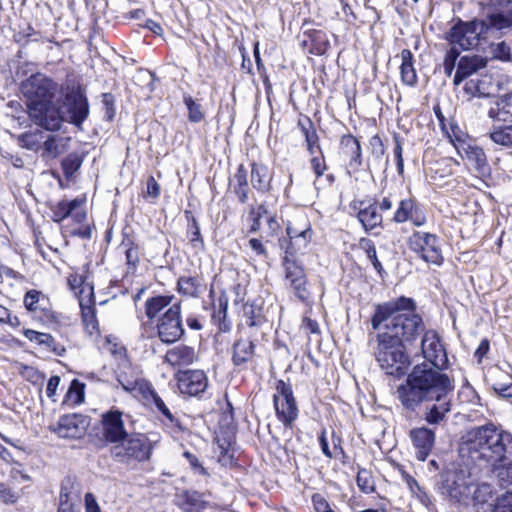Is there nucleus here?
<instances>
[{"label": "nucleus", "mask_w": 512, "mask_h": 512, "mask_svg": "<svg viewBox=\"0 0 512 512\" xmlns=\"http://www.w3.org/2000/svg\"><path fill=\"white\" fill-rule=\"evenodd\" d=\"M371 325L375 333L369 334L368 346L380 368L391 376L403 375L409 365L405 345L424 330L414 300L402 296L376 305Z\"/></svg>", "instance_id": "nucleus-1"}, {"label": "nucleus", "mask_w": 512, "mask_h": 512, "mask_svg": "<svg viewBox=\"0 0 512 512\" xmlns=\"http://www.w3.org/2000/svg\"><path fill=\"white\" fill-rule=\"evenodd\" d=\"M423 357L431 363L417 365L408 375L406 382L399 385L396 396L404 408L415 410L422 402H433L424 419L431 425L439 424L451 411L454 390L453 380L442 371L448 362L446 351L438 334L426 331L421 340Z\"/></svg>", "instance_id": "nucleus-2"}, {"label": "nucleus", "mask_w": 512, "mask_h": 512, "mask_svg": "<svg viewBox=\"0 0 512 512\" xmlns=\"http://www.w3.org/2000/svg\"><path fill=\"white\" fill-rule=\"evenodd\" d=\"M512 454V434L488 423L472 428L462 438L459 454L465 464L490 467Z\"/></svg>", "instance_id": "nucleus-3"}, {"label": "nucleus", "mask_w": 512, "mask_h": 512, "mask_svg": "<svg viewBox=\"0 0 512 512\" xmlns=\"http://www.w3.org/2000/svg\"><path fill=\"white\" fill-rule=\"evenodd\" d=\"M28 114L36 125L47 131H57L64 122L80 125L88 117L89 105L82 93L72 92L63 100L58 97L37 105Z\"/></svg>", "instance_id": "nucleus-4"}, {"label": "nucleus", "mask_w": 512, "mask_h": 512, "mask_svg": "<svg viewBox=\"0 0 512 512\" xmlns=\"http://www.w3.org/2000/svg\"><path fill=\"white\" fill-rule=\"evenodd\" d=\"M54 222H61L70 218L71 221L64 226V232L70 236L84 239L91 237L92 228L88 220L87 200L85 196L73 199L63 197L51 199L47 203Z\"/></svg>", "instance_id": "nucleus-5"}, {"label": "nucleus", "mask_w": 512, "mask_h": 512, "mask_svg": "<svg viewBox=\"0 0 512 512\" xmlns=\"http://www.w3.org/2000/svg\"><path fill=\"white\" fill-rule=\"evenodd\" d=\"M59 85L41 73L31 75L21 83V92L26 98L28 111L41 103L58 98Z\"/></svg>", "instance_id": "nucleus-6"}, {"label": "nucleus", "mask_w": 512, "mask_h": 512, "mask_svg": "<svg viewBox=\"0 0 512 512\" xmlns=\"http://www.w3.org/2000/svg\"><path fill=\"white\" fill-rule=\"evenodd\" d=\"M488 35V27L485 21L473 20L464 22L459 20L448 34L451 45H458L462 50L475 48L481 39Z\"/></svg>", "instance_id": "nucleus-7"}, {"label": "nucleus", "mask_w": 512, "mask_h": 512, "mask_svg": "<svg viewBox=\"0 0 512 512\" xmlns=\"http://www.w3.org/2000/svg\"><path fill=\"white\" fill-rule=\"evenodd\" d=\"M249 223V233L260 232L261 238L269 241L280 230V224L276 215L271 212L266 203L252 206L246 218Z\"/></svg>", "instance_id": "nucleus-8"}, {"label": "nucleus", "mask_w": 512, "mask_h": 512, "mask_svg": "<svg viewBox=\"0 0 512 512\" xmlns=\"http://www.w3.org/2000/svg\"><path fill=\"white\" fill-rule=\"evenodd\" d=\"M472 485L473 479L466 469H451L441 475L442 493L459 502L469 498Z\"/></svg>", "instance_id": "nucleus-9"}, {"label": "nucleus", "mask_w": 512, "mask_h": 512, "mask_svg": "<svg viewBox=\"0 0 512 512\" xmlns=\"http://www.w3.org/2000/svg\"><path fill=\"white\" fill-rule=\"evenodd\" d=\"M409 248L427 263L441 265L443 256L438 237L427 232H414L408 240Z\"/></svg>", "instance_id": "nucleus-10"}, {"label": "nucleus", "mask_w": 512, "mask_h": 512, "mask_svg": "<svg viewBox=\"0 0 512 512\" xmlns=\"http://www.w3.org/2000/svg\"><path fill=\"white\" fill-rule=\"evenodd\" d=\"M157 334L163 343H174L184 334L179 303L172 304L157 320Z\"/></svg>", "instance_id": "nucleus-11"}, {"label": "nucleus", "mask_w": 512, "mask_h": 512, "mask_svg": "<svg viewBox=\"0 0 512 512\" xmlns=\"http://www.w3.org/2000/svg\"><path fill=\"white\" fill-rule=\"evenodd\" d=\"M273 402L278 419L284 425L290 426L298 417V408L291 386L283 380H279L276 384Z\"/></svg>", "instance_id": "nucleus-12"}, {"label": "nucleus", "mask_w": 512, "mask_h": 512, "mask_svg": "<svg viewBox=\"0 0 512 512\" xmlns=\"http://www.w3.org/2000/svg\"><path fill=\"white\" fill-rule=\"evenodd\" d=\"M102 431L105 439L111 443L124 440L128 433L124 426L123 413L118 409H110L102 414Z\"/></svg>", "instance_id": "nucleus-13"}, {"label": "nucleus", "mask_w": 512, "mask_h": 512, "mask_svg": "<svg viewBox=\"0 0 512 512\" xmlns=\"http://www.w3.org/2000/svg\"><path fill=\"white\" fill-rule=\"evenodd\" d=\"M87 427V418L81 414L74 413L60 417L53 431L61 438L79 439L85 435Z\"/></svg>", "instance_id": "nucleus-14"}, {"label": "nucleus", "mask_w": 512, "mask_h": 512, "mask_svg": "<svg viewBox=\"0 0 512 512\" xmlns=\"http://www.w3.org/2000/svg\"><path fill=\"white\" fill-rule=\"evenodd\" d=\"M339 156L346 165L349 174L359 169L362 164L360 142L351 134L341 137Z\"/></svg>", "instance_id": "nucleus-15"}, {"label": "nucleus", "mask_w": 512, "mask_h": 512, "mask_svg": "<svg viewBox=\"0 0 512 512\" xmlns=\"http://www.w3.org/2000/svg\"><path fill=\"white\" fill-rule=\"evenodd\" d=\"M177 380L178 388L181 393L190 396H197L200 393H203L208 386L207 377L201 370H187L179 372Z\"/></svg>", "instance_id": "nucleus-16"}, {"label": "nucleus", "mask_w": 512, "mask_h": 512, "mask_svg": "<svg viewBox=\"0 0 512 512\" xmlns=\"http://www.w3.org/2000/svg\"><path fill=\"white\" fill-rule=\"evenodd\" d=\"M121 445L115 447L117 457H126L127 460L134 459L143 461L149 457V447L141 436H133L121 441Z\"/></svg>", "instance_id": "nucleus-17"}, {"label": "nucleus", "mask_w": 512, "mask_h": 512, "mask_svg": "<svg viewBox=\"0 0 512 512\" xmlns=\"http://www.w3.org/2000/svg\"><path fill=\"white\" fill-rule=\"evenodd\" d=\"M351 206L354 211H357L358 219L366 231L372 230L382 223V215L378 212L375 203L355 198Z\"/></svg>", "instance_id": "nucleus-18"}, {"label": "nucleus", "mask_w": 512, "mask_h": 512, "mask_svg": "<svg viewBox=\"0 0 512 512\" xmlns=\"http://www.w3.org/2000/svg\"><path fill=\"white\" fill-rule=\"evenodd\" d=\"M410 437L420 461H425L431 453L435 443V433L426 427L411 430Z\"/></svg>", "instance_id": "nucleus-19"}, {"label": "nucleus", "mask_w": 512, "mask_h": 512, "mask_svg": "<svg viewBox=\"0 0 512 512\" xmlns=\"http://www.w3.org/2000/svg\"><path fill=\"white\" fill-rule=\"evenodd\" d=\"M487 59L480 55H465L460 58L453 78V84L458 86L463 80L485 68Z\"/></svg>", "instance_id": "nucleus-20"}, {"label": "nucleus", "mask_w": 512, "mask_h": 512, "mask_svg": "<svg viewBox=\"0 0 512 512\" xmlns=\"http://www.w3.org/2000/svg\"><path fill=\"white\" fill-rule=\"evenodd\" d=\"M394 220L399 223L409 220L415 226H422L426 222V216L423 210L416 205L414 199L409 198L400 202Z\"/></svg>", "instance_id": "nucleus-21"}, {"label": "nucleus", "mask_w": 512, "mask_h": 512, "mask_svg": "<svg viewBox=\"0 0 512 512\" xmlns=\"http://www.w3.org/2000/svg\"><path fill=\"white\" fill-rule=\"evenodd\" d=\"M487 116L494 123L512 122V91L500 95L487 111Z\"/></svg>", "instance_id": "nucleus-22"}, {"label": "nucleus", "mask_w": 512, "mask_h": 512, "mask_svg": "<svg viewBox=\"0 0 512 512\" xmlns=\"http://www.w3.org/2000/svg\"><path fill=\"white\" fill-rule=\"evenodd\" d=\"M197 354L193 347L180 344L166 352L165 361L174 367L188 366L194 363Z\"/></svg>", "instance_id": "nucleus-23"}, {"label": "nucleus", "mask_w": 512, "mask_h": 512, "mask_svg": "<svg viewBox=\"0 0 512 512\" xmlns=\"http://www.w3.org/2000/svg\"><path fill=\"white\" fill-rule=\"evenodd\" d=\"M496 491L494 487L486 482L476 485L473 494V507L476 512H489L495 499Z\"/></svg>", "instance_id": "nucleus-24"}, {"label": "nucleus", "mask_w": 512, "mask_h": 512, "mask_svg": "<svg viewBox=\"0 0 512 512\" xmlns=\"http://www.w3.org/2000/svg\"><path fill=\"white\" fill-rule=\"evenodd\" d=\"M41 157L45 160L55 159L65 150L66 139L49 133L44 134Z\"/></svg>", "instance_id": "nucleus-25"}, {"label": "nucleus", "mask_w": 512, "mask_h": 512, "mask_svg": "<svg viewBox=\"0 0 512 512\" xmlns=\"http://www.w3.org/2000/svg\"><path fill=\"white\" fill-rule=\"evenodd\" d=\"M123 388L132 393L134 397L139 398L145 405H151V399L157 393L152 384L144 379H138L134 382L122 384Z\"/></svg>", "instance_id": "nucleus-26"}, {"label": "nucleus", "mask_w": 512, "mask_h": 512, "mask_svg": "<svg viewBox=\"0 0 512 512\" xmlns=\"http://www.w3.org/2000/svg\"><path fill=\"white\" fill-rule=\"evenodd\" d=\"M25 336L31 341L38 345L46 347L49 351L53 352L57 356L64 355L66 349L63 345L56 342V340L48 333H42L35 330H27Z\"/></svg>", "instance_id": "nucleus-27"}, {"label": "nucleus", "mask_w": 512, "mask_h": 512, "mask_svg": "<svg viewBox=\"0 0 512 512\" xmlns=\"http://www.w3.org/2000/svg\"><path fill=\"white\" fill-rule=\"evenodd\" d=\"M492 88L491 77L487 75L470 79L464 85V91L470 97H488L492 93Z\"/></svg>", "instance_id": "nucleus-28"}, {"label": "nucleus", "mask_w": 512, "mask_h": 512, "mask_svg": "<svg viewBox=\"0 0 512 512\" xmlns=\"http://www.w3.org/2000/svg\"><path fill=\"white\" fill-rule=\"evenodd\" d=\"M463 157L472 165L479 173L485 174L489 170L485 152L479 146L466 145L462 147Z\"/></svg>", "instance_id": "nucleus-29"}, {"label": "nucleus", "mask_w": 512, "mask_h": 512, "mask_svg": "<svg viewBox=\"0 0 512 512\" xmlns=\"http://www.w3.org/2000/svg\"><path fill=\"white\" fill-rule=\"evenodd\" d=\"M401 80L405 85L415 86L417 83V74L413 65V54L408 49L401 51Z\"/></svg>", "instance_id": "nucleus-30"}, {"label": "nucleus", "mask_w": 512, "mask_h": 512, "mask_svg": "<svg viewBox=\"0 0 512 512\" xmlns=\"http://www.w3.org/2000/svg\"><path fill=\"white\" fill-rule=\"evenodd\" d=\"M493 475L503 488L512 486V454H508L505 461L495 463L489 467Z\"/></svg>", "instance_id": "nucleus-31"}, {"label": "nucleus", "mask_w": 512, "mask_h": 512, "mask_svg": "<svg viewBox=\"0 0 512 512\" xmlns=\"http://www.w3.org/2000/svg\"><path fill=\"white\" fill-rule=\"evenodd\" d=\"M282 266L285 272V279L289 283L299 282V280L306 277L304 268L299 264L294 256L286 251V254L282 260Z\"/></svg>", "instance_id": "nucleus-32"}, {"label": "nucleus", "mask_w": 512, "mask_h": 512, "mask_svg": "<svg viewBox=\"0 0 512 512\" xmlns=\"http://www.w3.org/2000/svg\"><path fill=\"white\" fill-rule=\"evenodd\" d=\"M254 355V344L249 339H239L233 345L232 360L235 365L249 361Z\"/></svg>", "instance_id": "nucleus-33"}, {"label": "nucleus", "mask_w": 512, "mask_h": 512, "mask_svg": "<svg viewBox=\"0 0 512 512\" xmlns=\"http://www.w3.org/2000/svg\"><path fill=\"white\" fill-rule=\"evenodd\" d=\"M45 132L34 130L18 136V144L25 149L40 152Z\"/></svg>", "instance_id": "nucleus-34"}, {"label": "nucleus", "mask_w": 512, "mask_h": 512, "mask_svg": "<svg viewBox=\"0 0 512 512\" xmlns=\"http://www.w3.org/2000/svg\"><path fill=\"white\" fill-rule=\"evenodd\" d=\"M491 141L497 145L512 147V124L494 125L489 133Z\"/></svg>", "instance_id": "nucleus-35"}, {"label": "nucleus", "mask_w": 512, "mask_h": 512, "mask_svg": "<svg viewBox=\"0 0 512 512\" xmlns=\"http://www.w3.org/2000/svg\"><path fill=\"white\" fill-rule=\"evenodd\" d=\"M495 381L493 390L496 394L503 398L512 397V375L505 373L499 369L495 370Z\"/></svg>", "instance_id": "nucleus-36"}, {"label": "nucleus", "mask_w": 512, "mask_h": 512, "mask_svg": "<svg viewBox=\"0 0 512 512\" xmlns=\"http://www.w3.org/2000/svg\"><path fill=\"white\" fill-rule=\"evenodd\" d=\"M201 286L202 281L199 276H182L177 282L179 293L185 296H198Z\"/></svg>", "instance_id": "nucleus-37"}, {"label": "nucleus", "mask_w": 512, "mask_h": 512, "mask_svg": "<svg viewBox=\"0 0 512 512\" xmlns=\"http://www.w3.org/2000/svg\"><path fill=\"white\" fill-rule=\"evenodd\" d=\"M80 307L82 311V321L85 326V330L91 336L99 334L98 321L96 319V311L93 306H85L83 301L80 300Z\"/></svg>", "instance_id": "nucleus-38"}, {"label": "nucleus", "mask_w": 512, "mask_h": 512, "mask_svg": "<svg viewBox=\"0 0 512 512\" xmlns=\"http://www.w3.org/2000/svg\"><path fill=\"white\" fill-rule=\"evenodd\" d=\"M172 296H156L145 303V313L149 319L155 318L164 308L172 302Z\"/></svg>", "instance_id": "nucleus-39"}, {"label": "nucleus", "mask_w": 512, "mask_h": 512, "mask_svg": "<svg viewBox=\"0 0 512 512\" xmlns=\"http://www.w3.org/2000/svg\"><path fill=\"white\" fill-rule=\"evenodd\" d=\"M487 23L488 33L495 30H503L512 27V12L493 13L484 20Z\"/></svg>", "instance_id": "nucleus-40"}, {"label": "nucleus", "mask_w": 512, "mask_h": 512, "mask_svg": "<svg viewBox=\"0 0 512 512\" xmlns=\"http://www.w3.org/2000/svg\"><path fill=\"white\" fill-rule=\"evenodd\" d=\"M215 444L216 451L219 453V462L223 465L231 464L234 458L231 440L226 437L217 436Z\"/></svg>", "instance_id": "nucleus-41"}, {"label": "nucleus", "mask_w": 512, "mask_h": 512, "mask_svg": "<svg viewBox=\"0 0 512 512\" xmlns=\"http://www.w3.org/2000/svg\"><path fill=\"white\" fill-rule=\"evenodd\" d=\"M46 301L45 296L37 290H29L24 296V305L27 310L36 312L38 310H44V302Z\"/></svg>", "instance_id": "nucleus-42"}, {"label": "nucleus", "mask_w": 512, "mask_h": 512, "mask_svg": "<svg viewBox=\"0 0 512 512\" xmlns=\"http://www.w3.org/2000/svg\"><path fill=\"white\" fill-rule=\"evenodd\" d=\"M83 162L82 156L71 153L62 161V168L67 179H71L79 170Z\"/></svg>", "instance_id": "nucleus-43"}, {"label": "nucleus", "mask_w": 512, "mask_h": 512, "mask_svg": "<svg viewBox=\"0 0 512 512\" xmlns=\"http://www.w3.org/2000/svg\"><path fill=\"white\" fill-rule=\"evenodd\" d=\"M359 247L366 253L374 268L380 271L382 269V265L377 258L376 248L372 240L368 238H361L359 241Z\"/></svg>", "instance_id": "nucleus-44"}, {"label": "nucleus", "mask_w": 512, "mask_h": 512, "mask_svg": "<svg viewBox=\"0 0 512 512\" xmlns=\"http://www.w3.org/2000/svg\"><path fill=\"white\" fill-rule=\"evenodd\" d=\"M489 512H512V492L495 497Z\"/></svg>", "instance_id": "nucleus-45"}, {"label": "nucleus", "mask_w": 512, "mask_h": 512, "mask_svg": "<svg viewBox=\"0 0 512 512\" xmlns=\"http://www.w3.org/2000/svg\"><path fill=\"white\" fill-rule=\"evenodd\" d=\"M184 103L188 109V119L190 122L198 123L203 120L204 114L199 103H196L191 96H184Z\"/></svg>", "instance_id": "nucleus-46"}, {"label": "nucleus", "mask_w": 512, "mask_h": 512, "mask_svg": "<svg viewBox=\"0 0 512 512\" xmlns=\"http://www.w3.org/2000/svg\"><path fill=\"white\" fill-rule=\"evenodd\" d=\"M359 489L364 493H371L374 491L375 483L371 473L365 469H360L356 477Z\"/></svg>", "instance_id": "nucleus-47"}, {"label": "nucleus", "mask_w": 512, "mask_h": 512, "mask_svg": "<svg viewBox=\"0 0 512 512\" xmlns=\"http://www.w3.org/2000/svg\"><path fill=\"white\" fill-rule=\"evenodd\" d=\"M154 404L157 410L172 424H174L176 427H178L180 430H182L180 422L173 416V414L170 412L168 407L166 406L165 402L162 400V398L156 393L154 397L151 399V405Z\"/></svg>", "instance_id": "nucleus-48"}, {"label": "nucleus", "mask_w": 512, "mask_h": 512, "mask_svg": "<svg viewBox=\"0 0 512 512\" xmlns=\"http://www.w3.org/2000/svg\"><path fill=\"white\" fill-rule=\"evenodd\" d=\"M85 385L78 380H73L67 391V398L73 404H80L84 400Z\"/></svg>", "instance_id": "nucleus-49"}, {"label": "nucleus", "mask_w": 512, "mask_h": 512, "mask_svg": "<svg viewBox=\"0 0 512 512\" xmlns=\"http://www.w3.org/2000/svg\"><path fill=\"white\" fill-rule=\"evenodd\" d=\"M307 284V277L299 280V282L289 283L290 287L293 289L295 296L302 302H308L311 298V294L308 290Z\"/></svg>", "instance_id": "nucleus-50"}, {"label": "nucleus", "mask_w": 512, "mask_h": 512, "mask_svg": "<svg viewBox=\"0 0 512 512\" xmlns=\"http://www.w3.org/2000/svg\"><path fill=\"white\" fill-rule=\"evenodd\" d=\"M126 256V262L132 268H135L137 263L139 262V251L136 246L131 241H123L120 246Z\"/></svg>", "instance_id": "nucleus-51"}, {"label": "nucleus", "mask_w": 512, "mask_h": 512, "mask_svg": "<svg viewBox=\"0 0 512 512\" xmlns=\"http://www.w3.org/2000/svg\"><path fill=\"white\" fill-rule=\"evenodd\" d=\"M460 55V51L457 47L453 46L447 51L444 58V72L446 75L450 76L455 68L456 61Z\"/></svg>", "instance_id": "nucleus-52"}, {"label": "nucleus", "mask_w": 512, "mask_h": 512, "mask_svg": "<svg viewBox=\"0 0 512 512\" xmlns=\"http://www.w3.org/2000/svg\"><path fill=\"white\" fill-rule=\"evenodd\" d=\"M311 501L315 512H337L320 493L313 494Z\"/></svg>", "instance_id": "nucleus-53"}, {"label": "nucleus", "mask_w": 512, "mask_h": 512, "mask_svg": "<svg viewBox=\"0 0 512 512\" xmlns=\"http://www.w3.org/2000/svg\"><path fill=\"white\" fill-rule=\"evenodd\" d=\"M201 507V501L197 493H186L185 502L182 504L184 512H198Z\"/></svg>", "instance_id": "nucleus-54"}, {"label": "nucleus", "mask_w": 512, "mask_h": 512, "mask_svg": "<svg viewBox=\"0 0 512 512\" xmlns=\"http://www.w3.org/2000/svg\"><path fill=\"white\" fill-rule=\"evenodd\" d=\"M244 315L247 317L246 323L248 326L253 327L261 323L260 310L256 309L253 305H244Z\"/></svg>", "instance_id": "nucleus-55"}, {"label": "nucleus", "mask_w": 512, "mask_h": 512, "mask_svg": "<svg viewBox=\"0 0 512 512\" xmlns=\"http://www.w3.org/2000/svg\"><path fill=\"white\" fill-rule=\"evenodd\" d=\"M370 147H371V154L374 157L375 161H381L382 157L384 155L385 149L383 142L380 137L373 136L370 139Z\"/></svg>", "instance_id": "nucleus-56"}, {"label": "nucleus", "mask_w": 512, "mask_h": 512, "mask_svg": "<svg viewBox=\"0 0 512 512\" xmlns=\"http://www.w3.org/2000/svg\"><path fill=\"white\" fill-rule=\"evenodd\" d=\"M494 56L500 60L512 61L511 48L505 42L498 43L493 49Z\"/></svg>", "instance_id": "nucleus-57"}, {"label": "nucleus", "mask_w": 512, "mask_h": 512, "mask_svg": "<svg viewBox=\"0 0 512 512\" xmlns=\"http://www.w3.org/2000/svg\"><path fill=\"white\" fill-rule=\"evenodd\" d=\"M394 142H395V146H394L393 152H394V157L396 160L397 171L399 174H402L403 170H404V163H403V157H402L403 148H402V142H401L400 137L395 135Z\"/></svg>", "instance_id": "nucleus-58"}, {"label": "nucleus", "mask_w": 512, "mask_h": 512, "mask_svg": "<svg viewBox=\"0 0 512 512\" xmlns=\"http://www.w3.org/2000/svg\"><path fill=\"white\" fill-rule=\"evenodd\" d=\"M309 37L312 41L318 42V46L315 48L317 54H322L325 52L329 43L325 37V34L322 31H313Z\"/></svg>", "instance_id": "nucleus-59"}, {"label": "nucleus", "mask_w": 512, "mask_h": 512, "mask_svg": "<svg viewBox=\"0 0 512 512\" xmlns=\"http://www.w3.org/2000/svg\"><path fill=\"white\" fill-rule=\"evenodd\" d=\"M19 495L8 488L5 484L0 483V499L6 504H14Z\"/></svg>", "instance_id": "nucleus-60"}, {"label": "nucleus", "mask_w": 512, "mask_h": 512, "mask_svg": "<svg viewBox=\"0 0 512 512\" xmlns=\"http://www.w3.org/2000/svg\"><path fill=\"white\" fill-rule=\"evenodd\" d=\"M298 127L300 128L305 140L317 134L310 118H306L305 120H299Z\"/></svg>", "instance_id": "nucleus-61"}, {"label": "nucleus", "mask_w": 512, "mask_h": 512, "mask_svg": "<svg viewBox=\"0 0 512 512\" xmlns=\"http://www.w3.org/2000/svg\"><path fill=\"white\" fill-rule=\"evenodd\" d=\"M311 167L317 177L323 174L324 170L326 169L323 153L321 155H311Z\"/></svg>", "instance_id": "nucleus-62"}, {"label": "nucleus", "mask_w": 512, "mask_h": 512, "mask_svg": "<svg viewBox=\"0 0 512 512\" xmlns=\"http://www.w3.org/2000/svg\"><path fill=\"white\" fill-rule=\"evenodd\" d=\"M183 456L187 459L192 469H194L198 474L207 475L206 469L202 466L199 459L191 452L185 451Z\"/></svg>", "instance_id": "nucleus-63"}, {"label": "nucleus", "mask_w": 512, "mask_h": 512, "mask_svg": "<svg viewBox=\"0 0 512 512\" xmlns=\"http://www.w3.org/2000/svg\"><path fill=\"white\" fill-rule=\"evenodd\" d=\"M85 512H101L98 502L92 493L85 494Z\"/></svg>", "instance_id": "nucleus-64"}]
</instances>
